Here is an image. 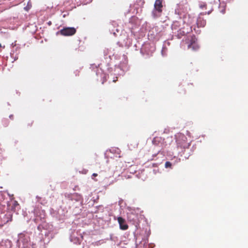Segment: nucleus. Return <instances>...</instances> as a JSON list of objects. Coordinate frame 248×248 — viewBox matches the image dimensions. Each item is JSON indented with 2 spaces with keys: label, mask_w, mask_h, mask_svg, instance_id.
I'll use <instances>...</instances> for the list:
<instances>
[{
  "label": "nucleus",
  "mask_w": 248,
  "mask_h": 248,
  "mask_svg": "<svg viewBox=\"0 0 248 248\" xmlns=\"http://www.w3.org/2000/svg\"><path fill=\"white\" fill-rule=\"evenodd\" d=\"M1 45L0 44V47H1Z\"/></svg>",
  "instance_id": "a211bd4d"
},
{
  "label": "nucleus",
  "mask_w": 248,
  "mask_h": 248,
  "mask_svg": "<svg viewBox=\"0 0 248 248\" xmlns=\"http://www.w3.org/2000/svg\"><path fill=\"white\" fill-rule=\"evenodd\" d=\"M221 12L223 14H225V8H223L222 10H221Z\"/></svg>",
  "instance_id": "f8f14e48"
},
{
  "label": "nucleus",
  "mask_w": 248,
  "mask_h": 248,
  "mask_svg": "<svg viewBox=\"0 0 248 248\" xmlns=\"http://www.w3.org/2000/svg\"><path fill=\"white\" fill-rule=\"evenodd\" d=\"M76 32V29L74 27H67L62 29L60 33L64 36H71Z\"/></svg>",
  "instance_id": "20e7f679"
},
{
  "label": "nucleus",
  "mask_w": 248,
  "mask_h": 248,
  "mask_svg": "<svg viewBox=\"0 0 248 248\" xmlns=\"http://www.w3.org/2000/svg\"><path fill=\"white\" fill-rule=\"evenodd\" d=\"M165 168H171V163L169 161H167L165 163Z\"/></svg>",
  "instance_id": "9d476101"
},
{
  "label": "nucleus",
  "mask_w": 248,
  "mask_h": 248,
  "mask_svg": "<svg viewBox=\"0 0 248 248\" xmlns=\"http://www.w3.org/2000/svg\"><path fill=\"white\" fill-rule=\"evenodd\" d=\"M17 59H18V57H16V58H15V59H14V61H16V60H17Z\"/></svg>",
  "instance_id": "dca6fc26"
},
{
  "label": "nucleus",
  "mask_w": 248,
  "mask_h": 248,
  "mask_svg": "<svg viewBox=\"0 0 248 248\" xmlns=\"http://www.w3.org/2000/svg\"><path fill=\"white\" fill-rule=\"evenodd\" d=\"M171 28L173 30H177L178 36L179 38L184 36L191 30L190 25L186 23L185 21L181 19L179 21H174Z\"/></svg>",
  "instance_id": "f257e3e1"
},
{
  "label": "nucleus",
  "mask_w": 248,
  "mask_h": 248,
  "mask_svg": "<svg viewBox=\"0 0 248 248\" xmlns=\"http://www.w3.org/2000/svg\"><path fill=\"white\" fill-rule=\"evenodd\" d=\"M205 6H206V5L205 4H203V5H201L200 6V7L202 9H203V7H204Z\"/></svg>",
  "instance_id": "4468645a"
},
{
  "label": "nucleus",
  "mask_w": 248,
  "mask_h": 248,
  "mask_svg": "<svg viewBox=\"0 0 248 248\" xmlns=\"http://www.w3.org/2000/svg\"><path fill=\"white\" fill-rule=\"evenodd\" d=\"M206 20L202 17L199 16L197 20L198 27H204L206 25Z\"/></svg>",
  "instance_id": "0eeeda50"
},
{
  "label": "nucleus",
  "mask_w": 248,
  "mask_h": 248,
  "mask_svg": "<svg viewBox=\"0 0 248 248\" xmlns=\"http://www.w3.org/2000/svg\"><path fill=\"white\" fill-rule=\"evenodd\" d=\"M197 47L198 46L195 44L194 41H193V42H192L191 44L188 45V48H192L193 50L196 49Z\"/></svg>",
  "instance_id": "1a4fd4ad"
},
{
  "label": "nucleus",
  "mask_w": 248,
  "mask_h": 248,
  "mask_svg": "<svg viewBox=\"0 0 248 248\" xmlns=\"http://www.w3.org/2000/svg\"><path fill=\"white\" fill-rule=\"evenodd\" d=\"M176 142L178 147L181 149L188 148L190 145L189 143L187 141V138L182 133H177L175 135Z\"/></svg>",
  "instance_id": "f03ea898"
},
{
  "label": "nucleus",
  "mask_w": 248,
  "mask_h": 248,
  "mask_svg": "<svg viewBox=\"0 0 248 248\" xmlns=\"http://www.w3.org/2000/svg\"><path fill=\"white\" fill-rule=\"evenodd\" d=\"M3 206V207L5 206V205H2V201L0 200V206Z\"/></svg>",
  "instance_id": "2eb2a0df"
},
{
  "label": "nucleus",
  "mask_w": 248,
  "mask_h": 248,
  "mask_svg": "<svg viewBox=\"0 0 248 248\" xmlns=\"http://www.w3.org/2000/svg\"><path fill=\"white\" fill-rule=\"evenodd\" d=\"M12 117H13V115H10V118H12Z\"/></svg>",
  "instance_id": "f3484780"
},
{
  "label": "nucleus",
  "mask_w": 248,
  "mask_h": 248,
  "mask_svg": "<svg viewBox=\"0 0 248 248\" xmlns=\"http://www.w3.org/2000/svg\"><path fill=\"white\" fill-rule=\"evenodd\" d=\"M97 176V173H94L92 174V176L93 177H96Z\"/></svg>",
  "instance_id": "ddd939ff"
},
{
  "label": "nucleus",
  "mask_w": 248,
  "mask_h": 248,
  "mask_svg": "<svg viewBox=\"0 0 248 248\" xmlns=\"http://www.w3.org/2000/svg\"><path fill=\"white\" fill-rule=\"evenodd\" d=\"M7 204L8 209L12 211L16 212L20 209L19 204L16 201L12 200Z\"/></svg>",
  "instance_id": "39448f33"
},
{
  "label": "nucleus",
  "mask_w": 248,
  "mask_h": 248,
  "mask_svg": "<svg viewBox=\"0 0 248 248\" xmlns=\"http://www.w3.org/2000/svg\"><path fill=\"white\" fill-rule=\"evenodd\" d=\"M128 219L130 221L135 223L137 219V216L133 213H129L128 215Z\"/></svg>",
  "instance_id": "6e6552de"
},
{
  "label": "nucleus",
  "mask_w": 248,
  "mask_h": 248,
  "mask_svg": "<svg viewBox=\"0 0 248 248\" xmlns=\"http://www.w3.org/2000/svg\"><path fill=\"white\" fill-rule=\"evenodd\" d=\"M33 124V121L31 120H29L27 122V125L28 127H31L32 125Z\"/></svg>",
  "instance_id": "9b49d317"
},
{
  "label": "nucleus",
  "mask_w": 248,
  "mask_h": 248,
  "mask_svg": "<svg viewBox=\"0 0 248 248\" xmlns=\"http://www.w3.org/2000/svg\"><path fill=\"white\" fill-rule=\"evenodd\" d=\"M163 0H156L154 4V9L152 14L154 18L160 17L161 16L163 8Z\"/></svg>",
  "instance_id": "7ed1b4c3"
},
{
  "label": "nucleus",
  "mask_w": 248,
  "mask_h": 248,
  "mask_svg": "<svg viewBox=\"0 0 248 248\" xmlns=\"http://www.w3.org/2000/svg\"><path fill=\"white\" fill-rule=\"evenodd\" d=\"M117 220L119 224L120 229L122 230H126L128 228V226L125 223V220L124 218L119 217H117Z\"/></svg>",
  "instance_id": "423d86ee"
}]
</instances>
